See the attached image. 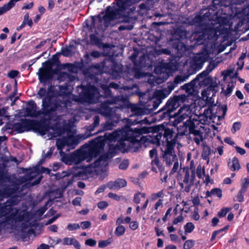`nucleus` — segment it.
<instances>
[{"label":"nucleus","mask_w":249,"mask_h":249,"mask_svg":"<svg viewBox=\"0 0 249 249\" xmlns=\"http://www.w3.org/2000/svg\"><path fill=\"white\" fill-rule=\"evenodd\" d=\"M37 96L38 98H42L41 110L36 111V104L33 101H29L25 109V116H39L44 121H57L60 116L58 113L66 108L67 103L55 90V88L51 86L48 90L40 88Z\"/></svg>","instance_id":"f257e3e1"},{"label":"nucleus","mask_w":249,"mask_h":249,"mask_svg":"<svg viewBox=\"0 0 249 249\" xmlns=\"http://www.w3.org/2000/svg\"><path fill=\"white\" fill-rule=\"evenodd\" d=\"M175 129L173 127V125L166 123L152 126L145 127L141 129L142 135L149 134L146 136H141L138 139V142H140L139 144H135L129 148L130 150L128 152H138L142 147L145 148L149 146L150 144L160 146L161 143L163 145L165 142L166 144L175 142V145L178 135L180 134L178 127H177L178 133H176Z\"/></svg>","instance_id":"f03ea898"},{"label":"nucleus","mask_w":249,"mask_h":249,"mask_svg":"<svg viewBox=\"0 0 249 249\" xmlns=\"http://www.w3.org/2000/svg\"><path fill=\"white\" fill-rule=\"evenodd\" d=\"M130 107L132 114L129 118H125V142H125V153L128 152L130 150L129 148L135 144H139L138 139L142 135L141 129L145 127L142 125L151 123L147 117L142 118L143 115L150 114V110L135 104H131Z\"/></svg>","instance_id":"7ed1b4c3"},{"label":"nucleus","mask_w":249,"mask_h":249,"mask_svg":"<svg viewBox=\"0 0 249 249\" xmlns=\"http://www.w3.org/2000/svg\"><path fill=\"white\" fill-rule=\"evenodd\" d=\"M106 136L109 141V152L101 156L90 165V167L93 169L92 171L99 172L105 170L108 164L107 160L112 157L111 154L117 152L118 150H121L123 153H124V127Z\"/></svg>","instance_id":"20e7f679"},{"label":"nucleus","mask_w":249,"mask_h":249,"mask_svg":"<svg viewBox=\"0 0 249 249\" xmlns=\"http://www.w3.org/2000/svg\"><path fill=\"white\" fill-rule=\"evenodd\" d=\"M116 3L113 6H108L105 11V14L102 12L98 16L92 18L93 26L99 30H103L104 27L107 28L112 22L116 23L124 21V0H116Z\"/></svg>","instance_id":"39448f33"},{"label":"nucleus","mask_w":249,"mask_h":249,"mask_svg":"<svg viewBox=\"0 0 249 249\" xmlns=\"http://www.w3.org/2000/svg\"><path fill=\"white\" fill-rule=\"evenodd\" d=\"M105 139L98 137L90 142L89 145L83 150H77L71 153L67 157L70 164H78L83 160H88L89 161L94 157H96L103 149L104 141Z\"/></svg>","instance_id":"423d86ee"},{"label":"nucleus","mask_w":249,"mask_h":249,"mask_svg":"<svg viewBox=\"0 0 249 249\" xmlns=\"http://www.w3.org/2000/svg\"><path fill=\"white\" fill-rule=\"evenodd\" d=\"M215 67V64H210L207 67L206 70L198 74L196 77L192 80L190 82L184 84L181 87L182 89H184L186 95L182 94L178 95H174L173 96H184V99L180 104L185 105V103H189V100L194 101V98L196 97V88L198 86L202 87L208 85L212 81V78L208 77L209 73L212 71Z\"/></svg>","instance_id":"0eeeda50"},{"label":"nucleus","mask_w":249,"mask_h":249,"mask_svg":"<svg viewBox=\"0 0 249 249\" xmlns=\"http://www.w3.org/2000/svg\"><path fill=\"white\" fill-rule=\"evenodd\" d=\"M34 176V175H26L18 178L15 175L0 174V201L15 193L22 183L31 181Z\"/></svg>","instance_id":"6e6552de"},{"label":"nucleus","mask_w":249,"mask_h":249,"mask_svg":"<svg viewBox=\"0 0 249 249\" xmlns=\"http://www.w3.org/2000/svg\"><path fill=\"white\" fill-rule=\"evenodd\" d=\"M184 97V96L171 97L165 105L155 113L156 120L160 121L166 119L169 121L174 111L181 106L180 103Z\"/></svg>","instance_id":"1a4fd4ad"},{"label":"nucleus","mask_w":249,"mask_h":249,"mask_svg":"<svg viewBox=\"0 0 249 249\" xmlns=\"http://www.w3.org/2000/svg\"><path fill=\"white\" fill-rule=\"evenodd\" d=\"M103 107L104 111H102V113L110 119L107 121L104 127V129L111 130L114 126V124L118 122L121 115L119 112L122 108L114 105L111 101L108 99L104 101Z\"/></svg>","instance_id":"9d476101"},{"label":"nucleus","mask_w":249,"mask_h":249,"mask_svg":"<svg viewBox=\"0 0 249 249\" xmlns=\"http://www.w3.org/2000/svg\"><path fill=\"white\" fill-rule=\"evenodd\" d=\"M83 82L81 86L77 87L81 102L89 104L96 103L100 100V95L98 89L93 86Z\"/></svg>","instance_id":"9b49d317"},{"label":"nucleus","mask_w":249,"mask_h":249,"mask_svg":"<svg viewBox=\"0 0 249 249\" xmlns=\"http://www.w3.org/2000/svg\"><path fill=\"white\" fill-rule=\"evenodd\" d=\"M149 158L151 159V170L156 174L160 173V180L167 182L168 171L165 170L163 161L160 160L156 148H153L149 151Z\"/></svg>","instance_id":"f8f14e48"},{"label":"nucleus","mask_w":249,"mask_h":249,"mask_svg":"<svg viewBox=\"0 0 249 249\" xmlns=\"http://www.w3.org/2000/svg\"><path fill=\"white\" fill-rule=\"evenodd\" d=\"M175 142L166 144L164 150H161L160 158L165 162L167 167H170L177 160V155L175 152Z\"/></svg>","instance_id":"ddd939ff"},{"label":"nucleus","mask_w":249,"mask_h":249,"mask_svg":"<svg viewBox=\"0 0 249 249\" xmlns=\"http://www.w3.org/2000/svg\"><path fill=\"white\" fill-rule=\"evenodd\" d=\"M199 124V121L196 119H192L191 117L183 123L182 126L180 125L179 128L180 130V135L182 136L185 135L187 133L188 131L189 133L192 131L195 128L197 127V125Z\"/></svg>","instance_id":"4468645a"},{"label":"nucleus","mask_w":249,"mask_h":249,"mask_svg":"<svg viewBox=\"0 0 249 249\" xmlns=\"http://www.w3.org/2000/svg\"><path fill=\"white\" fill-rule=\"evenodd\" d=\"M34 122L28 119H22L14 124V128L18 133L29 131L34 128Z\"/></svg>","instance_id":"2eb2a0df"},{"label":"nucleus","mask_w":249,"mask_h":249,"mask_svg":"<svg viewBox=\"0 0 249 249\" xmlns=\"http://www.w3.org/2000/svg\"><path fill=\"white\" fill-rule=\"evenodd\" d=\"M207 54L203 53H197L195 55L192 60L191 68L196 71L200 70L204 64V63L207 59Z\"/></svg>","instance_id":"dca6fc26"},{"label":"nucleus","mask_w":249,"mask_h":249,"mask_svg":"<svg viewBox=\"0 0 249 249\" xmlns=\"http://www.w3.org/2000/svg\"><path fill=\"white\" fill-rule=\"evenodd\" d=\"M183 109V107H181L179 109L178 113H173L170 121L167 123L169 124L173 125V127L175 129L178 124L180 123L184 119V115H187L185 113L180 114Z\"/></svg>","instance_id":"f3484780"},{"label":"nucleus","mask_w":249,"mask_h":249,"mask_svg":"<svg viewBox=\"0 0 249 249\" xmlns=\"http://www.w3.org/2000/svg\"><path fill=\"white\" fill-rule=\"evenodd\" d=\"M38 77L41 82H45L52 78L53 73L51 66L41 68L39 69Z\"/></svg>","instance_id":"a211bd4d"},{"label":"nucleus","mask_w":249,"mask_h":249,"mask_svg":"<svg viewBox=\"0 0 249 249\" xmlns=\"http://www.w3.org/2000/svg\"><path fill=\"white\" fill-rule=\"evenodd\" d=\"M208 87L204 89L201 92L202 96L204 98L206 97V99H208L209 98H211L213 96H215V93L217 92V85L214 84L212 82V80L211 82L207 85ZM207 86H204V87Z\"/></svg>","instance_id":"6ab92c4d"},{"label":"nucleus","mask_w":249,"mask_h":249,"mask_svg":"<svg viewBox=\"0 0 249 249\" xmlns=\"http://www.w3.org/2000/svg\"><path fill=\"white\" fill-rule=\"evenodd\" d=\"M207 13L203 16L197 14L189 21L190 25H195L197 27H202L204 25V20H206L205 17H207Z\"/></svg>","instance_id":"aec40b11"},{"label":"nucleus","mask_w":249,"mask_h":249,"mask_svg":"<svg viewBox=\"0 0 249 249\" xmlns=\"http://www.w3.org/2000/svg\"><path fill=\"white\" fill-rule=\"evenodd\" d=\"M177 63L176 61H170L168 63H162L160 66L161 72H172L177 69Z\"/></svg>","instance_id":"412c9836"},{"label":"nucleus","mask_w":249,"mask_h":249,"mask_svg":"<svg viewBox=\"0 0 249 249\" xmlns=\"http://www.w3.org/2000/svg\"><path fill=\"white\" fill-rule=\"evenodd\" d=\"M124 180L122 179H117L115 181H110L107 184V187L110 190L119 189L124 186Z\"/></svg>","instance_id":"4be33fe9"},{"label":"nucleus","mask_w":249,"mask_h":249,"mask_svg":"<svg viewBox=\"0 0 249 249\" xmlns=\"http://www.w3.org/2000/svg\"><path fill=\"white\" fill-rule=\"evenodd\" d=\"M63 245H73L75 248L80 249L81 246L79 242L73 238L65 237L63 239Z\"/></svg>","instance_id":"5701e85b"},{"label":"nucleus","mask_w":249,"mask_h":249,"mask_svg":"<svg viewBox=\"0 0 249 249\" xmlns=\"http://www.w3.org/2000/svg\"><path fill=\"white\" fill-rule=\"evenodd\" d=\"M20 0H10L7 4L0 7V15H2L14 6L15 3Z\"/></svg>","instance_id":"b1692460"},{"label":"nucleus","mask_w":249,"mask_h":249,"mask_svg":"<svg viewBox=\"0 0 249 249\" xmlns=\"http://www.w3.org/2000/svg\"><path fill=\"white\" fill-rule=\"evenodd\" d=\"M222 196V190L219 188L212 189L210 191H207L206 193V196L207 197L217 196L219 199H220Z\"/></svg>","instance_id":"393cba45"},{"label":"nucleus","mask_w":249,"mask_h":249,"mask_svg":"<svg viewBox=\"0 0 249 249\" xmlns=\"http://www.w3.org/2000/svg\"><path fill=\"white\" fill-rule=\"evenodd\" d=\"M228 165L230 170L232 171H238L240 169V165L238 159L237 157H234L232 159V161H229L228 162Z\"/></svg>","instance_id":"a878e982"},{"label":"nucleus","mask_w":249,"mask_h":249,"mask_svg":"<svg viewBox=\"0 0 249 249\" xmlns=\"http://www.w3.org/2000/svg\"><path fill=\"white\" fill-rule=\"evenodd\" d=\"M70 139L68 138L63 137L56 140V144L58 149L62 150L63 148L69 145Z\"/></svg>","instance_id":"bb28decb"},{"label":"nucleus","mask_w":249,"mask_h":249,"mask_svg":"<svg viewBox=\"0 0 249 249\" xmlns=\"http://www.w3.org/2000/svg\"><path fill=\"white\" fill-rule=\"evenodd\" d=\"M211 154V148L207 144H203V150L202 153V158L204 160L209 159L210 155Z\"/></svg>","instance_id":"cd10ccee"},{"label":"nucleus","mask_w":249,"mask_h":249,"mask_svg":"<svg viewBox=\"0 0 249 249\" xmlns=\"http://www.w3.org/2000/svg\"><path fill=\"white\" fill-rule=\"evenodd\" d=\"M169 95L166 89H163L162 90L156 91L155 96L156 98L162 102V100L167 97Z\"/></svg>","instance_id":"c85d7f7f"},{"label":"nucleus","mask_w":249,"mask_h":249,"mask_svg":"<svg viewBox=\"0 0 249 249\" xmlns=\"http://www.w3.org/2000/svg\"><path fill=\"white\" fill-rule=\"evenodd\" d=\"M163 193L162 191H160L157 193L152 194L148 198H147L145 202H149V201H154L158 198L162 197Z\"/></svg>","instance_id":"c756f323"},{"label":"nucleus","mask_w":249,"mask_h":249,"mask_svg":"<svg viewBox=\"0 0 249 249\" xmlns=\"http://www.w3.org/2000/svg\"><path fill=\"white\" fill-rule=\"evenodd\" d=\"M131 218L130 217H125V223L129 224L130 228L133 231L136 230L138 229L139 223L136 221L131 222Z\"/></svg>","instance_id":"7c9ffc66"},{"label":"nucleus","mask_w":249,"mask_h":249,"mask_svg":"<svg viewBox=\"0 0 249 249\" xmlns=\"http://www.w3.org/2000/svg\"><path fill=\"white\" fill-rule=\"evenodd\" d=\"M132 71L134 72V77L136 79H140L144 75L143 73L141 71V69L138 67H134Z\"/></svg>","instance_id":"2f4dec72"},{"label":"nucleus","mask_w":249,"mask_h":249,"mask_svg":"<svg viewBox=\"0 0 249 249\" xmlns=\"http://www.w3.org/2000/svg\"><path fill=\"white\" fill-rule=\"evenodd\" d=\"M112 242V238L111 237H109L107 240L100 241L98 243V246L99 248H104L108 246Z\"/></svg>","instance_id":"473e14b6"},{"label":"nucleus","mask_w":249,"mask_h":249,"mask_svg":"<svg viewBox=\"0 0 249 249\" xmlns=\"http://www.w3.org/2000/svg\"><path fill=\"white\" fill-rule=\"evenodd\" d=\"M227 109L228 107L226 105H223L221 107L220 106L217 107V110L215 113H217L218 111H220L221 110L222 111V114L221 116H218V119H220L221 118H224L225 117L227 111Z\"/></svg>","instance_id":"72a5a7b5"},{"label":"nucleus","mask_w":249,"mask_h":249,"mask_svg":"<svg viewBox=\"0 0 249 249\" xmlns=\"http://www.w3.org/2000/svg\"><path fill=\"white\" fill-rule=\"evenodd\" d=\"M61 196V194L59 193H57L56 192H51L49 193L48 195V197L49 198V200L47 201V202H52L55 198H57Z\"/></svg>","instance_id":"f704fd0d"},{"label":"nucleus","mask_w":249,"mask_h":249,"mask_svg":"<svg viewBox=\"0 0 249 249\" xmlns=\"http://www.w3.org/2000/svg\"><path fill=\"white\" fill-rule=\"evenodd\" d=\"M185 233L192 232L195 228L194 224L192 222H187L184 227Z\"/></svg>","instance_id":"c9c22d12"},{"label":"nucleus","mask_w":249,"mask_h":249,"mask_svg":"<svg viewBox=\"0 0 249 249\" xmlns=\"http://www.w3.org/2000/svg\"><path fill=\"white\" fill-rule=\"evenodd\" d=\"M103 66L104 68L108 69L109 71H114V63L112 61L108 59L104 62Z\"/></svg>","instance_id":"e433bc0d"},{"label":"nucleus","mask_w":249,"mask_h":249,"mask_svg":"<svg viewBox=\"0 0 249 249\" xmlns=\"http://www.w3.org/2000/svg\"><path fill=\"white\" fill-rule=\"evenodd\" d=\"M145 197L144 193L138 192L135 195L134 197V202H140L141 201H143Z\"/></svg>","instance_id":"4c0bfd02"},{"label":"nucleus","mask_w":249,"mask_h":249,"mask_svg":"<svg viewBox=\"0 0 249 249\" xmlns=\"http://www.w3.org/2000/svg\"><path fill=\"white\" fill-rule=\"evenodd\" d=\"M245 188L241 187L237 195V200L239 202L244 201V194L246 192Z\"/></svg>","instance_id":"58836bf2"},{"label":"nucleus","mask_w":249,"mask_h":249,"mask_svg":"<svg viewBox=\"0 0 249 249\" xmlns=\"http://www.w3.org/2000/svg\"><path fill=\"white\" fill-rule=\"evenodd\" d=\"M231 210V208H223L218 212L217 213L218 217L219 218H222L225 217Z\"/></svg>","instance_id":"ea45409f"},{"label":"nucleus","mask_w":249,"mask_h":249,"mask_svg":"<svg viewBox=\"0 0 249 249\" xmlns=\"http://www.w3.org/2000/svg\"><path fill=\"white\" fill-rule=\"evenodd\" d=\"M124 232V227L123 226H118L115 229V234L117 236L123 235Z\"/></svg>","instance_id":"a19ab883"},{"label":"nucleus","mask_w":249,"mask_h":249,"mask_svg":"<svg viewBox=\"0 0 249 249\" xmlns=\"http://www.w3.org/2000/svg\"><path fill=\"white\" fill-rule=\"evenodd\" d=\"M241 127V123L240 122H234L232 126L231 131L232 133H234L237 131L239 130Z\"/></svg>","instance_id":"79ce46f5"},{"label":"nucleus","mask_w":249,"mask_h":249,"mask_svg":"<svg viewBox=\"0 0 249 249\" xmlns=\"http://www.w3.org/2000/svg\"><path fill=\"white\" fill-rule=\"evenodd\" d=\"M195 241L193 240H188L185 241L183 245L184 249H190L194 247Z\"/></svg>","instance_id":"37998d69"},{"label":"nucleus","mask_w":249,"mask_h":249,"mask_svg":"<svg viewBox=\"0 0 249 249\" xmlns=\"http://www.w3.org/2000/svg\"><path fill=\"white\" fill-rule=\"evenodd\" d=\"M178 168H179V164H178V160L177 158V160H176L174 162L173 167L170 171V172L169 173V175H172L174 174V173H175L176 172H177L178 169Z\"/></svg>","instance_id":"c03bdc74"},{"label":"nucleus","mask_w":249,"mask_h":249,"mask_svg":"<svg viewBox=\"0 0 249 249\" xmlns=\"http://www.w3.org/2000/svg\"><path fill=\"white\" fill-rule=\"evenodd\" d=\"M80 227V225L78 223H70L68 224L67 229L70 231H72L79 229Z\"/></svg>","instance_id":"a18cd8bd"},{"label":"nucleus","mask_w":249,"mask_h":249,"mask_svg":"<svg viewBox=\"0 0 249 249\" xmlns=\"http://www.w3.org/2000/svg\"><path fill=\"white\" fill-rule=\"evenodd\" d=\"M189 134H193L195 136H198L201 139V141L203 140V132L199 129L195 128L190 132Z\"/></svg>","instance_id":"49530a36"},{"label":"nucleus","mask_w":249,"mask_h":249,"mask_svg":"<svg viewBox=\"0 0 249 249\" xmlns=\"http://www.w3.org/2000/svg\"><path fill=\"white\" fill-rule=\"evenodd\" d=\"M224 2L223 0H213L212 5L216 9H218L223 5V2Z\"/></svg>","instance_id":"de8ad7c7"},{"label":"nucleus","mask_w":249,"mask_h":249,"mask_svg":"<svg viewBox=\"0 0 249 249\" xmlns=\"http://www.w3.org/2000/svg\"><path fill=\"white\" fill-rule=\"evenodd\" d=\"M176 86H177V85L173 81L172 83H168L167 88H165L164 89H166L167 92H168L169 93V94H170V93L171 92V91L175 89V88Z\"/></svg>","instance_id":"09e8293b"},{"label":"nucleus","mask_w":249,"mask_h":249,"mask_svg":"<svg viewBox=\"0 0 249 249\" xmlns=\"http://www.w3.org/2000/svg\"><path fill=\"white\" fill-rule=\"evenodd\" d=\"M186 77L181 75H177L175 77L174 82L177 85L186 80Z\"/></svg>","instance_id":"8fccbe9b"},{"label":"nucleus","mask_w":249,"mask_h":249,"mask_svg":"<svg viewBox=\"0 0 249 249\" xmlns=\"http://www.w3.org/2000/svg\"><path fill=\"white\" fill-rule=\"evenodd\" d=\"M162 102L160 100L156 98V100L153 102V107L151 109H149L151 111V113L153 110H155L161 104Z\"/></svg>","instance_id":"3c124183"},{"label":"nucleus","mask_w":249,"mask_h":249,"mask_svg":"<svg viewBox=\"0 0 249 249\" xmlns=\"http://www.w3.org/2000/svg\"><path fill=\"white\" fill-rule=\"evenodd\" d=\"M96 241L95 239L89 238L86 240L85 244L90 247H94L96 244Z\"/></svg>","instance_id":"603ef678"},{"label":"nucleus","mask_w":249,"mask_h":249,"mask_svg":"<svg viewBox=\"0 0 249 249\" xmlns=\"http://www.w3.org/2000/svg\"><path fill=\"white\" fill-rule=\"evenodd\" d=\"M82 229H88L91 226V222L89 221H83L80 223V226Z\"/></svg>","instance_id":"864d4df0"},{"label":"nucleus","mask_w":249,"mask_h":249,"mask_svg":"<svg viewBox=\"0 0 249 249\" xmlns=\"http://www.w3.org/2000/svg\"><path fill=\"white\" fill-rule=\"evenodd\" d=\"M202 172H203V174L205 176V180H204V182L205 183L206 185H208L209 184V183H210V182L211 183H213V180H212V182H211L210 176L209 175H206L205 174V169H204V167L202 169Z\"/></svg>","instance_id":"5fc2aeb1"},{"label":"nucleus","mask_w":249,"mask_h":249,"mask_svg":"<svg viewBox=\"0 0 249 249\" xmlns=\"http://www.w3.org/2000/svg\"><path fill=\"white\" fill-rule=\"evenodd\" d=\"M233 87V86L231 85L230 84H228L227 88L226 91L224 92V94L226 96H230L232 92Z\"/></svg>","instance_id":"6e6d98bb"},{"label":"nucleus","mask_w":249,"mask_h":249,"mask_svg":"<svg viewBox=\"0 0 249 249\" xmlns=\"http://www.w3.org/2000/svg\"><path fill=\"white\" fill-rule=\"evenodd\" d=\"M18 71L16 70H12L8 73L7 76L11 78H14L18 75Z\"/></svg>","instance_id":"4d7b16f0"},{"label":"nucleus","mask_w":249,"mask_h":249,"mask_svg":"<svg viewBox=\"0 0 249 249\" xmlns=\"http://www.w3.org/2000/svg\"><path fill=\"white\" fill-rule=\"evenodd\" d=\"M46 210V208L45 207H42L39 209H38L36 213V214L37 215L38 217H41L43 214L44 213Z\"/></svg>","instance_id":"13d9d810"},{"label":"nucleus","mask_w":249,"mask_h":249,"mask_svg":"<svg viewBox=\"0 0 249 249\" xmlns=\"http://www.w3.org/2000/svg\"><path fill=\"white\" fill-rule=\"evenodd\" d=\"M213 29H211V30H204L203 32H202V36H203V37L205 38V39L206 38H207V39H210L213 36H210L208 35L207 36H206L207 35V34H208L209 32H213Z\"/></svg>","instance_id":"bf43d9fd"},{"label":"nucleus","mask_w":249,"mask_h":249,"mask_svg":"<svg viewBox=\"0 0 249 249\" xmlns=\"http://www.w3.org/2000/svg\"><path fill=\"white\" fill-rule=\"evenodd\" d=\"M59 214H57L56 215L53 216V217H52L51 218L49 219L48 220V221L46 223V225H48L53 223L59 217Z\"/></svg>","instance_id":"052dcab7"},{"label":"nucleus","mask_w":249,"mask_h":249,"mask_svg":"<svg viewBox=\"0 0 249 249\" xmlns=\"http://www.w3.org/2000/svg\"><path fill=\"white\" fill-rule=\"evenodd\" d=\"M190 178V174L189 172L187 171L185 172L184 177L183 180V183L185 184H188Z\"/></svg>","instance_id":"680f3d73"},{"label":"nucleus","mask_w":249,"mask_h":249,"mask_svg":"<svg viewBox=\"0 0 249 249\" xmlns=\"http://www.w3.org/2000/svg\"><path fill=\"white\" fill-rule=\"evenodd\" d=\"M235 148L237 152H238L241 155H243L245 154V153L246 152V150L244 148H242L238 146H236L235 147Z\"/></svg>","instance_id":"e2e57ef3"},{"label":"nucleus","mask_w":249,"mask_h":249,"mask_svg":"<svg viewBox=\"0 0 249 249\" xmlns=\"http://www.w3.org/2000/svg\"><path fill=\"white\" fill-rule=\"evenodd\" d=\"M108 196L109 197L113 198L115 201H119L120 200V196H117L115 194L110 193L108 194Z\"/></svg>","instance_id":"0e129e2a"},{"label":"nucleus","mask_w":249,"mask_h":249,"mask_svg":"<svg viewBox=\"0 0 249 249\" xmlns=\"http://www.w3.org/2000/svg\"><path fill=\"white\" fill-rule=\"evenodd\" d=\"M94 122L93 123V125L94 127H96L100 123V118L98 115L95 116L94 118Z\"/></svg>","instance_id":"69168bd1"},{"label":"nucleus","mask_w":249,"mask_h":249,"mask_svg":"<svg viewBox=\"0 0 249 249\" xmlns=\"http://www.w3.org/2000/svg\"><path fill=\"white\" fill-rule=\"evenodd\" d=\"M202 173H203L202 171H201V166L199 165L196 168V175L198 178H202Z\"/></svg>","instance_id":"338daca9"},{"label":"nucleus","mask_w":249,"mask_h":249,"mask_svg":"<svg viewBox=\"0 0 249 249\" xmlns=\"http://www.w3.org/2000/svg\"><path fill=\"white\" fill-rule=\"evenodd\" d=\"M8 117L7 111L6 109L2 108L0 109V117Z\"/></svg>","instance_id":"774afa93"}]
</instances>
